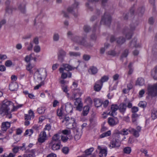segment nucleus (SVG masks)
I'll return each mask as SVG.
<instances>
[{
    "label": "nucleus",
    "mask_w": 157,
    "mask_h": 157,
    "mask_svg": "<svg viewBox=\"0 0 157 157\" xmlns=\"http://www.w3.org/2000/svg\"><path fill=\"white\" fill-rule=\"evenodd\" d=\"M13 103L12 102L6 100H5L3 101L2 105L0 107V113L8 114L10 108H13Z\"/></svg>",
    "instance_id": "1"
},
{
    "label": "nucleus",
    "mask_w": 157,
    "mask_h": 157,
    "mask_svg": "<svg viewBox=\"0 0 157 157\" xmlns=\"http://www.w3.org/2000/svg\"><path fill=\"white\" fill-rule=\"evenodd\" d=\"M34 78L38 82H41L42 78H45L47 76L46 69L41 68L37 70L34 75Z\"/></svg>",
    "instance_id": "2"
},
{
    "label": "nucleus",
    "mask_w": 157,
    "mask_h": 157,
    "mask_svg": "<svg viewBox=\"0 0 157 157\" xmlns=\"http://www.w3.org/2000/svg\"><path fill=\"white\" fill-rule=\"evenodd\" d=\"M64 121L66 122L65 124L67 128L74 130V129L77 128L75 120L74 118L65 117L63 122Z\"/></svg>",
    "instance_id": "3"
},
{
    "label": "nucleus",
    "mask_w": 157,
    "mask_h": 157,
    "mask_svg": "<svg viewBox=\"0 0 157 157\" xmlns=\"http://www.w3.org/2000/svg\"><path fill=\"white\" fill-rule=\"evenodd\" d=\"M148 95L151 97L157 95V83L153 85H149L147 87Z\"/></svg>",
    "instance_id": "4"
},
{
    "label": "nucleus",
    "mask_w": 157,
    "mask_h": 157,
    "mask_svg": "<svg viewBox=\"0 0 157 157\" xmlns=\"http://www.w3.org/2000/svg\"><path fill=\"white\" fill-rule=\"evenodd\" d=\"M79 5L78 2H75L71 6L67 8V11L73 14L75 17H77L78 16V11L79 8Z\"/></svg>",
    "instance_id": "5"
},
{
    "label": "nucleus",
    "mask_w": 157,
    "mask_h": 157,
    "mask_svg": "<svg viewBox=\"0 0 157 157\" xmlns=\"http://www.w3.org/2000/svg\"><path fill=\"white\" fill-rule=\"evenodd\" d=\"M111 18L110 15L108 13H105L103 16L102 17L100 22L101 24L103 23L106 25H109L111 22Z\"/></svg>",
    "instance_id": "6"
},
{
    "label": "nucleus",
    "mask_w": 157,
    "mask_h": 157,
    "mask_svg": "<svg viewBox=\"0 0 157 157\" xmlns=\"http://www.w3.org/2000/svg\"><path fill=\"white\" fill-rule=\"evenodd\" d=\"M66 54V52L63 50L62 49L59 50L57 53V59L59 61L60 63L64 62Z\"/></svg>",
    "instance_id": "7"
},
{
    "label": "nucleus",
    "mask_w": 157,
    "mask_h": 157,
    "mask_svg": "<svg viewBox=\"0 0 157 157\" xmlns=\"http://www.w3.org/2000/svg\"><path fill=\"white\" fill-rule=\"evenodd\" d=\"M116 41L117 44H121L125 41V39L122 36H121L116 38L113 36H111L110 38V41L111 43H113Z\"/></svg>",
    "instance_id": "8"
},
{
    "label": "nucleus",
    "mask_w": 157,
    "mask_h": 157,
    "mask_svg": "<svg viewBox=\"0 0 157 157\" xmlns=\"http://www.w3.org/2000/svg\"><path fill=\"white\" fill-rule=\"evenodd\" d=\"M47 132L46 131H43L40 132L38 139L39 143L41 144L45 141L47 139Z\"/></svg>",
    "instance_id": "9"
},
{
    "label": "nucleus",
    "mask_w": 157,
    "mask_h": 157,
    "mask_svg": "<svg viewBox=\"0 0 157 157\" xmlns=\"http://www.w3.org/2000/svg\"><path fill=\"white\" fill-rule=\"evenodd\" d=\"M135 27L134 25H132L130 26V29H126L124 30V33L125 34L126 37L127 39H130L132 36V32L135 30Z\"/></svg>",
    "instance_id": "10"
},
{
    "label": "nucleus",
    "mask_w": 157,
    "mask_h": 157,
    "mask_svg": "<svg viewBox=\"0 0 157 157\" xmlns=\"http://www.w3.org/2000/svg\"><path fill=\"white\" fill-rule=\"evenodd\" d=\"M80 63V62L79 61H78L77 62V67H74L67 64H63L62 65V67H61L60 68H63V71H64V70H66L67 71H71L72 70L74 69L75 68H77L79 66Z\"/></svg>",
    "instance_id": "11"
},
{
    "label": "nucleus",
    "mask_w": 157,
    "mask_h": 157,
    "mask_svg": "<svg viewBox=\"0 0 157 157\" xmlns=\"http://www.w3.org/2000/svg\"><path fill=\"white\" fill-rule=\"evenodd\" d=\"M73 94L71 97L70 98L71 99H76V98H79L77 97H79L82 94V91H81L80 90L78 89H73Z\"/></svg>",
    "instance_id": "12"
},
{
    "label": "nucleus",
    "mask_w": 157,
    "mask_h": 157,
    "mask_svg": "<svg viewBox=\"0 0 157 157\" xmlns=\"http://www.w3.org/2000/svg\"><path fill=\"white\" fill-rule=\"evenodd\" d=\"M97 149L99 151V156L100 157H106L107 154L106 148H102L101 146H98Z\"/></svg>",
    "instance_id": "13"
},
{
    "label": "nucleus",
    "mask_w": 157,
    "mask_h": 157,
    "mask_svg": "<svg viewBox=\"0 0 157 157\" xmlns=\"http://www.w3.org/2000/svg\"><path fill=\"white\" fill-rule=\"evenodd\" d=\"M76 101L75 102V104L76 106L77 110L81 111L82 108V103L81 101V99L80 98H76Z\"/></svg>",
    "instance_id": "14"
},
{
    "label": "nucleus",
    "mask_w": 157,
    "mask_h": 157,
    "mask_svg": "<svg viewBox=\"0 0 157 157\" xmlns=\"http://www.w3.org/2000/svg\"><path fill=\"white\" fill-rule=\"evenodd\" d=\"M118 120L117 117H109L108 118V122L110 126L115 125L118 123Z\"/></svg>",
    "instance_id": "15"
},
{
    "label": "nucleus",
    "mask_w": 157,
    "mask_h": 157,
    "mask_svg": "<svg viewBox=\"0 0 157 157\" xmlns=\"http://www.w3.org/2000/svg\"><path fill=\"white\" fill-rule=\"evenodd\" d=\"M118 106L116 105H112L111 106V110L109 114L111 116L116 115V111L118 109Z\"/></svg>",
    "instance_id": "16"
},
{
    "label": "nucleus",
    "mask_w": 157,
    "mask_h": 157,
    "mask_svg": "<svg viewBox=\"0 0 157 157\" xmlns=\"http://www.w3.org/2000/svg\"><path fill=\"white\" fill-rule=\"evenodd\" d=\"M120 143L118 140L115 139L111 141L109 146L112 148L118 147L120 146Z\"/></svg>",
    "instance_id": "17"
},
{
    "label": "nucleus",
    "mask_w": 157,
    "mask_h": 157,
    "mask_svg": "<svg viewBox=\"0 0 157 157\" xmlns=\"http://www.w3.org/2000/svg\"><path fill=\"white\" fill-rule=\"evenodd\" d=\"M51 144L53 150H56L60 149V143L51 142Z\"/></svg>",
    "instance_id": "18"
},
{
    "label": "nucleus",
    "mask_w": 157,
    "mask_h": 157,
    "mask_svg": "<svg viewBox=\"0 0 157 157\" xmlns=\"http://www.w3.org/2000/svg\"><path fill=\"white\" fill-rule=\"evenodd\" d=\"M65 109L67 113H71L72 111V105L70 103H67L65 104Z\"/></svg>",
    "instance_id": "19"
},
{
    "label": "nucleus",
    "mask_w": 157,
    "mask_h": 157,
    "mask_svg": "<svg viewBox=\"0 0 157 157\" xmlns=\"http://www.w3.org/2000/svg\"><path fill=\"white\" fill-rule=\"evenodd\" d=\"M86 37H81L79 44L86 47H90V46H92L90 44H89L86 40Z\"/></svg>",
    "instance_id": "20"
},
{
    "label": "nucleus",
    "mask_w": 157,
    "mask_h": 157,
    "mask_svg": "<svg viewBox=\"0 0 157 157\" xmlns=\"http://www.w3.org/2000/svg\"><path fill=\"white\" fill-rule=\"evenodd\" d=\"M60 138L61 136L59 134H56L52 137V142L60 143Z\"/></svg>",
    "instance_id": "21"
},
{
    "label": "nucleus",
    "mask_w": 157,
    "mask_h": 157,
    "mask_svg": "<svg viewBox=\"0 0 157 157\" xmlns=\"http://www.w3.org/2000/svg\"><path fill=\"white\" fill-rule=\"evenodd\" d=\"M18 88V85L16 82L11 83L9 85V89L11 91L17 90Z\"/></svg>",
    "instance_id": "22"
},
{
    "label": "nucleus",
    "mask_w": 157,
    "mask_h": 157,
    "mask_svg": "<svg viewBox=\"0 0 157 157\" xmlns=\"http://www.w3.org/2000/svg\"><path fill=\"white\" fill-rule=\"evenodd\" d=\"M10 127V123L8 122H3L2 124L1 127L2 130L6 131Z\"/></svg>",
    "instance_id": "23"
},
{
    "label": "nucleus",
    "mask_w": 157,
    "mask_h": 157,
    "mask_svg": "<svg viewBox=\"0 0 157 157\" xmlns=\"http://www.w3.org/2000/svg\"><path fill=\"white\" fill-rule=\"evenodd\" d=\"M73 130V132L75 134V139L76 140H78L80 138L81 136V134L79 132L78 129V128L74 129Z\"/></svg>",
    "instance_id": "24"
},
{
    "label": "nucleus",
    "mask_w": 157,
    "mask_h": 157,
    "mask_svg": "<svg viewBox=\"0 0 157 157\" xmlns=\"http://www.w3.org/2000/svg\"><path fill=\"white\" fill-rule=\"evenodd\" d=\"M134 9L133 8H132L127 13H126L124 15V19H127L128 17H131L134 14Z\"/></svg>",
    "instance_id": "25"
},
{
    "label": "nucleus",
    "mask_w": 157,
    "mask_h": 157,
    "mask_svg": "<svg viewBox=\"0 0 157 157\" xmlns=\"http://www.w3.org/2000/svg\"><path fill=\"white\" fill-rule=\"evenodd\" d=\"M118 108L120 111L121 113H124L126 110V104L124 103L121 104L118 106Z\"/></svg>",
    "instance_id": "26"
},
{
    "label": "nucleus",
    "mask_w": 157,
    "mask_h": 157,
    "mask_svg": "<svg viewBox=\"0 0 157 157\" xmlns=\"http://www.w3.org/2000/svg\"><path fill=\"white\" fill-rule=\"evenodd\" d=\"M151 75L154 79L157 80V65L151 71Z\"/></svg>",
    "instance_id": "27"
},
{
    "label": "nucleus",
    "mask_w": 157,
    "mask_h": 157,
    "mask_svg": "<svg viewBox=\"0 0 157 157\" xmlns=\"http://www.w3.org/2000/svg\"><path fill=\"white\" fill-rule=\"evenodd\" d=\"M132 122L134 124H137V121L138 118V115L136 113H133L132 115Z\"/></svg>",
    "instance_id": "28"
},
{
    "label": "nucleus",
    "mask_w": 157,
    "mask_h": 157,
    "mask_svg": "<svg viewBox=\"0 0 157 157\" xmlns=\"http://www.w3.org/2000/svg\"><path fill=\"white\" fill-rule=\"evenodd\" d=\"M144 84V80L142 78H138L136 82V85L142 86Z\"/></svg>",
    "instance_id": "29"
},
{
    "label": "nucleus",
    "mask_w": 157,
    "mask_h": 157,
    "mask_svg": "<svg viewBox=\"0 0 157 157\" xmlns=\"http://www.w3.org/2000/svg\"><path fill=\"white\" fill-rule=\"evenodd\" d=\"M103 84H101L98 81L97 82L94 86V89L95 91H98L100 90Z\"/></svg>",
    "instance_id": "30"
},
{
    "label": "nucleus",
    "mask_w": 157,
    "mask_h": 157,
    "mask_svg": "<svg viewBox=\"0 0 157 157\" xmlns=\"http://www.w3.org/2000/svg\"><path fill=\"white\" fill-rule=\"evenodd\" d=\"M131 128L128 129L124 128L122 129L120 132L119 133L123 135H126L128 134V132H130V129Z\"/></svg>",
    "instance_id": "31"
},
{
    "label": "nucleus",
    "mask_w": 157,
    "mask_h": 157,
    "mask_svg": "<svg viewBox=\"0 0 157 157\" xmlns=\"http://www.w3.org/2000/svg\"><path fill=\"white\" fill-rule=\"evenodd\" d=\"M130 133H132L133 135L136 137H138L139 136V132L136 130L134 128H131L130 129Z\"/></svg>",
    "instance_id": "32"
},
{
    "label": "nucleus",
    "mask_w": 157,
    "mask_h": 157,
    "mask_svg": "<svg viewBox=\"0 0 157 157\" xmlns=\"http://www.w3.org/2000/svg\"><path fill=\"white\" fill-rule=\"evenodd\" d=\"M81 39V37L77 36H73V37L72 38L71 40L74 42H76L79 44Z\"/></svg>",
    "instance_id": "33"
},
{
    "label": "nucleus",
    "mask_w": 157,
    "mask_h": 157,
    "mask_svg": "<svg viewBox=\"0 0 157 157\" xmlns=\"http://www.w3.org/2000/svg\"><path fill=\"white\" fill-rule=\"evenodd\" d=\"M89 107L88 106H85L83 109L82 114L83 116H86L89 113Z\"/></svg>",
    "instance_id": "34"
},
{
    "label": "nucleus",
    "mask_w": 157,
    "mask_h": 157,
    "mask_svg": "<svg viewBox=\"0 0 157 157\" xmlns=\"http://www.w3.org/2000/svg\"><path fill=\"white\" fill-rule=\"evenodd\" d=\"M102 104V102L98 99H95L94 100V105L97 107L100 106Z\"/></svg>",
    "instance_id": "35"
},
{
    "label": "nucleus",
    "mask_w": 157,
    "mask_h": 157,
    "mask_svg": "<svg viewBox=\"0 0 157 157\" xmlns=\"http://www.w3.org/2000/svg\"><path fill=\"white\" fill-rule=\"evenodd\" d=\"M59 71L60 73H62L61 78L63 79H65L67 77V74L64 72L63 69L62 68H59Z\"/></svg>",
    "instance_id": "36"
},
{
    "label": "nucleus",
    "mask_w": 157,
    "mask_h": 157,
    "mask_svg": "<svg viewBox=\"0 0 157 157\" xmlns=\"http://www.w3.org/2000/svg\"><path fill=\"white\" fill-rule=\"evenodd\" d=\"M151 117L152 119L154 120L157 117V110L153 109L151 111Z\"/></svg>",
    "instance_id": "37"
},
{
    "label": "nucleus",
    "mask_w": 157,
    "mask_h": 157,
    "mask_svg": "<svg viewBox=\"0 0 157 157\" xmlns=\"http://www.w3.org/2000/svg\"><path fill=\"white\" fill-rule=\"evenodd\" d=\"M69 54L71 57H77L80 56V53L79 52H70Z\"/></svg>",
    "instance_id": "38"
},
{
    "label": "nucleus",
    "mask_w": 157,
    "mask_h": 157,
    "mask_svg": "<svg viewBox=\"0 0 157 157\" xmlns=\"http://www.w3.org/2000/svg\"><path fill=\"white\" fill-rule=\"evenodd\" d=\"M59 35L58 33H54L53 35V39L54 41L57 42L59 39Z\"/></svg>",
    "instance_id": "39"
},
{
    "label": "nucleus",
    "mask_w": 157,
    "mask_h": 157,
    "mask_svg": "<svg viewBox=\"0 0 157 157\" xmlns=\"http://www.w3.org/2000/svg\"><path fill=\"white\" fill-rule=\"evenodd\" d=\"M137 39L136 38L134 39L130 43V46L131 47H138L139 46V45L136 44Z\"/></svg>",
    "instance_id": "40"
},
{
    "label": "nucleus",
    "mask_w": 157,
    "mask_h": 157,
    "mask_svg": "<svg viewBox=\"0 0 157 157\" xmlns=\"http://www.w3.org/2000/svg\"><path fill=\"white\" fill-rule=\"evenodd\" d=\"M18 9L20 10L23 13H25V6L24 4H22L18 6Z\"/></svg>",
    "instance_id": "41"
},
{
    "label": "nucleus",
    "mask_w": 157,
    "mask_h": 157,
    "mask_svg": "<svg viewBox=\"0 0 157 157\" xmlns=\"http://www.w3.org/2000/svg\"><path fill=\"white\" fill-rule=\"evenodd\" d=\"M109 79V77L107 76H104L101 77V79L99 81V82L101 84H103V82L107 81Z\"/></svg>",
    "instance_id": "42"
},
{
    "label": "nucleus",
    "mask_w": 157,
    "mask_h": 157,
    "mask_svg": "<svg viewBox=\"0 0 157 157\" xmlns=\"http://www.w3.org/2000/svg\"><path fill=\"white\" fill-rule=\"evenodd\" d=\"M94 150V148L93 147H91L89 149H88L86 150L85 151V152L86 154V156L87 155H90L91 154V153Z\"/></svg>",
    "instance_id": "43"
},
{
    "label": "nucleus",
    "mask_w": 157,
    "mask_h": 157,
    "mask_svg": "<svg viewBox=\"0 0 157 157\" xmlns=\"http://www.w3.org/2000/svg\"><path fill=\"white\" fill-rule=\"evenodd\" d=\"M46 110V108L44 107H40L38 108L37 111L40 114H44Z\"/></svg>",
    "instance_id": "44"
},
{
    "label": "nucleus",
    "mask_w": 157,
    "mask_h": 157,
    "mask_svg": "<svg viewBox=\"0 0 157 157\" xmlns=\"http://www.w3.org/2000/svg\"><path fill=\"white\" fill-rule=\"evenodd\" d=\"M97 68L94 67H90L89 70V71H91V74H95L98 72Z\"/></svg>",
    "instance_id": "45"
},
{
    "label": "nucleus",
    "mask_w": 157,
    "mask_h": 157,
    "mask_svg": "<svg viewBox=\"0 0 157 157\" xmlns=\"http://www.w3.org/2000/svg\"><path fill=\"white\" fill-rule=\"evenodd\" d=\"M111 134V131H109L107 132L103 133L100 136V137L101 138L105 137L108 136H109Z\"/></svg>",
    "instance_id": "46"
},
{
    "label": "nucleus",
    "mask_w": 157,
    "mask_h": 157,
    "mask_svg": "<svg viewBox=\"0 0 157 157\" xmlns=\"http://www.w3.org/2000/svg\"><path fill=\"white\" fill-rule=\"evenodd\" d=\"M33 67L30 63H29L26 66V69L29 71L30 74H33V72L32 70Z\"/></svg>",
    "instance_id": "47"
},
{
    "label": "nucleus",
    "mask_w": 157,
    "mask_h": 157,
    "mask_svg": "<svg viewBox=\"0 0 157 157\" xmlns=\"http://www.w3.org/2000/svg\"><path fill=\"white\" fill-rule=\"evenodd\" d=\"M13 9H14V8H13L11 6H7L6 7V11L9 13H11L13 11Z\"/></svg>",
    "instance_id": "48"
},
{
    "label": "nucleus",
    "mask_w": 157,
    "mask_h": 157,
    "mask_svg": "<svg viewBox=\"0 0 157 157\" xmlns=\"http://www.w3.org/2000/svg\"><path fill=\"white\" fill-rule=\"evenodd\" d=\"M33 54V53H32L29 55L26 56L25 58V61L27 62H29L32 59V56Z\"/></svg>",
    "instance_id": "49"
},
{
    "label": "nucleus",
    "mask_w": 157,
    "mask_h": 157,
    "mask_svg": "<svg viewBox=\"0 0 157 157\" xmlns=\"http://www.w3.org/2000/svg\"><path fill=\"white\" fill-rule=\"evenodd\" d=\"M33 50L35 52L38 53L40 51V47L38 45H36L34 47Z\"/></svg>",
    "instance_id": "50"
},
{
    "label": "nucleus",
    "mask_w": 157,
    "mask_h": 157,
    "mask_svg": "<svg viewBox=\"0 0 157 157\" xmlns=\"http://www.w3.org/2000/svg\"><path fill=\"white\" fill-rule=\"evenodd\" d=\"M69 148L67 147H63L62 149V152L65 154H67L68 153L69 151Z\"/></svg>",
    "instance_id": "51"
},
{
    "label": "nucleus",
    "mask_w": 157,
    "mask_h": 157,
    "mask_svg": "<svg viewBox=\"0 0 157 157\" xmlns=\"http://www.w3.org/2000/svg\"><path fill=\"white\" fill-rule=\"evenodd\" d=\"M33 133V130L32 129H27L26 130L25 132V135H28L29 136H30Z\"/></svg>",
    "instance_id": "52"
},
{
    "label": "nucleus",
    "mask_w": 157,
    "mask_h": 157,
    "mask_svg": "<svg viewBox=\"0 0 157 157\" xmlns=\"http://www.w3.org/2000/svg\"><path fill=\"white\" fill-rule=\"evenodd\" d=\"M51 129V126L49 124H47L45 126V128H44V131H46L47 132V133H49V131Z\"/></svg>",
    "instance_id": "53"
},
{
    "label": "nucleus",
    "mask_w": 157,
    "mask_h": 157,
    "mask_svg": "<svg viewBox=\"0 0 157 157\" xmlns=\"http://www.w3.org/2000/svg\"><path fill=\"white\" fill-rule=\"evenodd\" d=\"M146 103L144 101H140L138 104V106L143 108H144L146 106Z\"/></svg>",
    "instance_id": "54"
},
{
    "label": "nucleus",
    "mask_w": 157,
    "mask_h": 157,
    "mask_svg": "<svg viewBox=\"0 0 157 157\" xmlns=\"http://www.w3.org/2000/svg\"><path fill=\"white\" fill-rule=\"evenodd\" d=\"M84 31L86 33L88 32L91 30L90 27L88 25H85L83 28Z\"/></svg>",
    "instance_id": "55"
},
{
    "label": "nucleus",
    "mask_w": 157,
    "mask_h": 157,
    "mask_svg": "<svg viewBox=\"0 0 157 157\" xmlns=\"http://www.w3.org/2000/svg\"><path fill=\"white\" fill-rule=\"evenodd\" d=\"M124 151L125 153L129 154L131 152V149L130 147H127L124 149Z\"/></svg>",
    "instance_id": "56"
},
{
    "label": "nucleus",
    "mask_w": 157,
    "mask_h": 157,
    "mask_svg": "<svg viewBox=\"0 0 157 157\" xmlns=\"http://www.w3.org/2000/svg\"><path fill=\"white\" fill-rule=\"evenodd\" d=\"M63 134L65 135H69L71 133V131L69 130L65 129L62 131Z\"/></svg>",
    "instance_id": "57"
},
{
    "label": "nucleus",
    "mask_w": 157,
    "mask_h": 157,
    "mask_svg": "<svg viewBox=\"0 0 157 157\" xmlns=\"http://www.w3.org/2000/svg\"><path fill=\"white\" fill-rule=\"evenodd\" d=\"M63 108L62 107L60 109H57V115L59 117H61L62 116L63 114Z\"/></svg>",
    "instance_id": "58"
},
{
    "label": "nucleus",
    "mask_w": 157,
    "mask_h": 157,
    "mask_svg": "<svg viewBox=\"0 0 157 157\" xmlns=\"http://www.w3.org/2000/svg\"><path fill=\"white\" fill-rule=\"evenodd\" d=\"M12 64V62L10 60H8L6 61L5 65L8 67L11 66Z\"/></svg>",
    "instance_id": "59"
},
{
    "label": "nucleus",
    "mask_w": 157,
    "mask_h": 157,
    "mask_svg": "<svg viewBox=\"0 0 157 157\" xmlns=\"http://www.w3.org/2000/svg\"><path fill=\"white\" fill-rule=\"evenodd\" d=\"M67 35L68 37L71 39L73 37V33L71 31H68L67 33Z\"/></svg>",
    "instance_id": "60"
},
{
    "label": "nucleus",
    "mask_w": 157,
    "mask_h": 157,
    "mask_svg": "<svg viewBox=\"0 0 157 157\" xmlns=\"http://www.w3.org/2000/svg\"><path fill=\"white\" fill-rule=\"evenodd\" d=\"M33 45L32 42H30L29 44L27 46V49L28 51H31L32 50Z\"/></svg>",
    "instance_id": "61"
},
{
    "label": "nucleus",
    "mask_w": 157,
    "mask_h": 157,
    "mask_svg": "<svg viewBox=\"0 0 157 157\" xmlns=\"http://www.w3.org/2000/svg\"><path fill=\"white\" fill-rule=\"evenodd\" d=\"M128 54V50L126 49L124 50V52H123L122 56L121 58L126 57Z\"/></svg>",
    "instance_id": "62"
},
{
    "label": "nucleus",
    "mask_w": 157,
    "mask_h": 157,
    "mask_svg": "<svg viewBox=\"0 0 157 157\" xmlns=\"http://www.w3.org/2000/svg\"><path fill=\"white\" fill-rule=\"evenodd\" d=\"M62 88L63 92L67 93L68 91L67 86L66 85H62Z\"/></svg>",
    "instance_id": "63"
},
{
    "label": "nucleus",
    "mask_w": 157,
    "mask_h": 157,
    "mask_svg": "<svg viewBox=\"0 0 157 157\" xmlns=\"http://www.w3.org/2000/svg\"><path fill=\"white\" fill-rule=\"evenodd\" d=\"M32 36L31 34H27L22 37V39H27L30 38Z\"/></svg>",
    "instance_id": "64"
}]
</instances>
